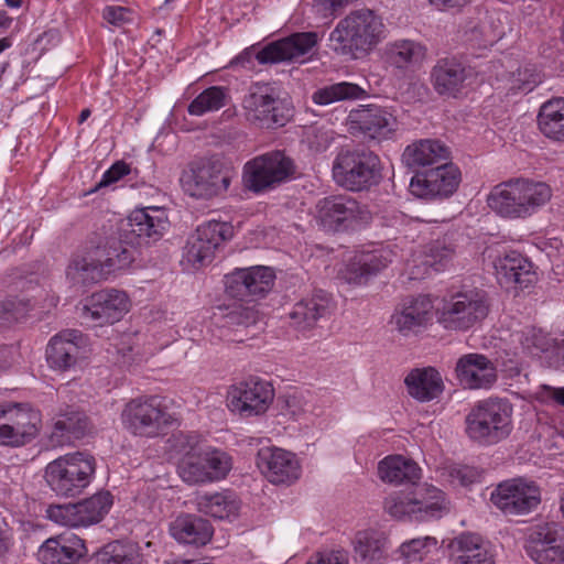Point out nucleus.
Here are the masks:
<instances>
[{"label":"nucleus","mask_w":564,"mask_h":564,"mask_svg":"<svg viewBox=\"0 0 564 564\" xmlns=\"http://www.w3.org/2000/svg\"><path fill=\"white\" fill-rule=\"evenodd\" d=\"M134 260L132 242L109 237L73 256L66 268V279L73 285L99 283L129 271Z\"/></svg>","instance_id":"f257e3e1"},{"label":"nucleus","mask_w":564,"mask_h":564,"mask_svg":"<svg viewBox=\"0 0 564 564\" xmlns=\"http://www.w3.org/2000/svg\"><path fill=\"white\" fill-rule=\"evenodd\" d=\"M175 455H182L177 470L189 485L217 482L227 477L232 468L231 456L223 449L203 446L196 433H177L170 440Z\"/></svg>","instance_id":"f03ea898"},{"label":"nucleus","mask_w":564,"mask_h":564,"mask_svg":"<svg viewBox=\"0 0 564 564\" xmlns=\"http://www.w3.org/2000/svg\"><path fill=\"white\" fill-rule=\"evenodd\" d=\"M553 197L552 187L530 177H513L495 185L487 195V205L507 220H524L544 208Z\"/></svg>","instance_id":"7ed1b4c3"},{"label":"nucleus","mask_w":564,"mask_h":564,"mask_svg":"<svg viewBox=\"0 0 564 564\" xmlns=\"http://www.w3.org/2000/svg\"><path fill=\"white\" fill-rule=\"evenodd\" d=\"M383 506L392 518L416 522L438 520L451 510L447 495L427 482L390 494Z\"/></svg>","instance_id":"20e7f679"},{"label":"nucleus","mask_w":564,"mask_h":564,"mask_svg":"<svg viewBox=\"0 0 564 564\" xmlns=\"http://www.w3.org/2000/svg\"><path fill=\"white\" fill-rule=\"evenodd\" d=\"M386 37V26L380 17L369 9L351 11L341 19L329 34L335 52L358 56L370 53Z\"/></svg>","instance_id":"39448f33"},{"label":"nucleus","mask_w":564,"mask_h":564,"mask_svg":"<svg viewBox=\"0 0 564 564\" xmlns=\"http://www.w3.org/2000/svg\"><path fill=\"white\" fill-rule=\"evenodd\" d=\"M467 436L482 446L508 438L513 430L512 404L500 398H490L475 404L465 419Z\"/></svg>","instance_id":"423d86ee"},{"label":"nucleus","mask_w":564,"mask_h":564,"mask_svg":"<svg viewBox=\"0 0 564 564\" xmlns=\"http://www.w3.org/2000/svg\"><path fill=\"white\" fill-rule=\"evenodd\" d=\"M96 459L86 452H72L58 456L44 468V480L58 497L79 496L95 479Z\"/></svg>","instance_id":"0eeeda50"},{"label":"nucleus","mask_w":564,"mask_h":564,"mask_svg":"<svg viewBox=\"0 0 564 564\" xmlns=\"http://www.w3.org/2000/svg\"><path fill=\"white\" fill-rule=\"evenodd\" d=\"M232 170L217 156L192 161L183 170L180 183L183 191L197 199H213L230 187Z\"/></svg>","instance_id":"6e6552de"},{"label":"nucleus","mask_w":564,"mask_h":564,"mask_svg":"<svg viewBox=\"0 0 564 564\" xmlns=\"http://www.w3.org/2000/svg\"><path fill=\"white\" fill-rule=\"evenodd\" d=\"M42 413L29 401L0 402V446L19 448L32 443L41 433Z\"/></svg>","instance_id":"1a4fd4ad"},{"label":"nucleus","mask_w":564,"mask_h":564,"mask_svg":"<svg viewBox=\"0 0 564 564\" xmlns=\"http://www.w3.org/2000/svg\"><path fill=\"white\" fill-rule=\"evenodd\" d=\"M488 312L484 293L475 289L452 293L435 305L438 324L448 330H468L481 322Z\"/></svg>","instance_id":"9d476101"},{"label":"nucleus","mask_w":564,"mask_h":564,"mask_svg":"<svg viewBox=\"0 0 564 564\" xmlns=\"http://www.w3.org/2000/svg\"><path fill=\"white\" fill-rule=\"evenodd\" d=\"M123 426L134 435L156 437L177 422L169 410L166 400L160 397L134 399L127 403L121 414Z\"/></svg>","instance_id":"9b49d317"},{"label":"nucleus","mask_w":564,"mask_h":564,"mask_svg":"<svg viewBox=\"0 0 564 564\" xmlns=\"http://www.w3.org/2000/svg\"><path fill=\"white\" fill-rule=\"evenodd\" d=\"M333 176L337 184L349 191L367 189L381 177L380 159L367 149L341 151L333 163Z\"/></svg>","instance_id":"f8f14e48"},{"label":"nucleus","mask_w":564,"mask_h":564,"mask_svg":"<svg viewBox=\"0 0 564 564\" xmlns=\"http://www.w3.org/2000/svg\"><path fill=\"white\" fill-rule=\"evenodd\" d=\"M295 171L294 161L283 151H269L246 162L242 182L249 191L264 193L290 181Z\"/></svg>","instance_id":"ddd939ff"},{"label":"nucleus","mask_w":564,"mask_h":564,"mask_svg":"<svg viewBox=\"0 0 564 564\" xmlns=\"http://www.w3.org/2000/svg\"><path fill=\"white\" fill-rule=\"evenodd\" d=\"M234 236L235 228L231 223L206 220L188 237L183 251V261L193 269L207 265Z\"/></svg>","instance_id":"4468645a"},{"label":"nucleus","mask_w":564,"mask_h":564,"mask_svg":"<svg viewBox=\"0 0 564 564\" xmlns=\"http://www.w3.org/2000/svg\"><path fill=\"white\" fill-rule=\"evenodd\" d=\"M113 505V496L101 490L75 503L50 506L46 517L54 523L73 528H88L104 520Z\"/></svg>","instance_id":"2eb2a0df"},{"label":"nucleus","mask_w":564,"mask_h":564,"mask_svg":"<svg viewBox=\"0 0 564 564\" xmlns=\"http://www.w3.org/2000/svg\"><path fill=\"white\" fill-rule=\"evenodd\" d=\"M491 501L505 514L523 516L541 503V489L533 480L512 478L497 486L491 492Z\"/></svg>","instance_id":"dca6fc26"},{"label":"nucleus","mask_w":564,"mask_h":564,"mask_svg":"<svg viewBox=\"0 0 564 564\" xmlns=\"http://www.w3.org/2000/svg\"><path fill=\"white\" fill-rule=\"evenodd\" d=\"M397 257L390 245L357 251L339 271V278L351 285H364L386 269Z\"/></svg>","instance_id":"f3484780"},{"label":"nucleus","mask_w":564,"mask_h":564,"mask_svg":"<svg viewBox=\"0 0 564 564\" xmlns=\"http://www.w3.org/2000/svg\"><path fill=\"white\" fill-rule=\"evenodd\" d=\"M130 308L131 300L127 292L113 288L104 289L85 300L82 316L86 321L102 326L119 322Z\"/></svg>","instance_id":"a211bd4d"},{"label":"nucleus","mask_w":564,"mask_h":564,"mask_svg":"<svg viewBox=\"0 0 564 564\" xmlns=\"http://www.w3.org/2000/svg\"><path fill=\"white\" fill-rule=\"evenodd\" d=\"M460 183V171L452 164L444 162L435 169L416 173L410 182V192L420 198L435 199L452 196Z\"/></svg>","instance_id":"6ab92c4d"},{"label":"nucleus","mask_w":564,"mask_h":564,"mask_svg":"<svg viewBox=\"0 0 564 564\" xmlns=\"http://www.w3.org/2000/svg\"><path fill=\"white\" fill-rule=\"evenodd\" d=\"M274 279V271L269 267L236 269L226 275V292L240 301H254L272 290Z\"/></svg>","instance_id":"aec40b11"},{"label":"nucleus","mask_w":564,"mask_h":564,"mask_svg":"<svg viewBox=\"0 0 564 564\" xmlns=\"http://www.w3.org/2000/svg\"><path fill=\"white\" fill-rule=\"evenodd\" d=\"M528 556L536 564H564V525H538L528 535Z\"/></svg>","instance_id":"412c9836"},{"label":"nucleus","mask_w":564,"mask_h":564,"mask_svg":"<svg viewBox=\"0 0 564 564\" xmlns=\"http://www.w3.org/2000/svg\"><path fill=\"white\" fill-rule=\"evenodd\" d=\"M257 466L264 477L274 485H291L302 474L297 456L290 451L275 446L259 449Z\"/></svg>","instance_id":"4be33fe9"},{"label":"nucleus","mask_w":564,"mask_h":564,"mask_svg":"<svg viewBox=\"0 0 564 564\" xmlns=\"http://www.w3.org/2000/svg\"><path fill=\"white\" fill-rule=\"evenodd\" d=\"M348 119L352 131L372 140L391 139L398 129L397 118L376 105L359 106L349 112Z\"/></svg>","instance_id":"5701e85b"},{"label":"nucleus","mask_w":564,"mask_h":564,"mask_svg":"<svg viewBox=\"0 0 564 564\" xmlns=\"http://www.w3.org/2000/svg\"><path fill=\"white\" fill-rule=\"evenodd\" d=\"M475 72L456 57L440 58L431 70V83L440 96L458 97L473 84Z\"/></svg>","instance_id":"b1692460"},{"label":"nucleus","mask_w":564,"mask_h":564,"mask_svg":"<svg viewBox=\"0 0 564 564\" xmlns=\"http://www.w3.org/2000/svg\"><path fill=\"white\" fill-rule=\"evenodd\" d=\"M316 217L325 228L338 230L341 227L346 228L365 220L366 212L361 209L358 202L354 198L339 195L318 200L316 204Z\"/></svg>","instance_id":"393cba45"},{"label":"nucleus","mask_w":564,"mask_h":564,"mask_svg":"<svg viewBox=\"0 0 564 564\" xmlns=\"http://www.w3.org/2000/svg\"><path fill=\"white\" fill-rule=\"evenodd\" d=\"M449 564H496L495 546L481 535L463 532L448 545Z\"/></svg>","instance_id":"a878e982"},{"label":"nucleus","mask_w":564,"mask_h":564,"mask_svg":"<svg viewBox=\"0 0 564 564\" xmlns=\"http://www.w3.org/2000/svg\"><path fill=\"white\" fill-rule=\"evenodd\" d=\"M318 43L316 32L294 33L268 44L257 54L260 64L296 59L307 54Z\"/></svg>","instance_id":"bb28decb"},{"label":"nucleus","mask_w":564,"mask_h":564,"mask_svg":"<svg viewBox=\"0 0 564 564\" xmlns=\"http://www.w3.org/2000/svg\"><path fill=\"white\" fill-rule=\"evenodd\" d=\"M86 553L84 540L67 532L45 540L37 550V558L42 564H76Z\"/></svg>","instance_id":"cd10ccee"},{"label":"nucleus","mask_w":564,"mask_h":564,"mask_svg":"<svg viewBox=\"0 0 564 564\" xmlns=\"http://www.w3.org/2000/svg\"><path fill=\"white\" fill-rule=\"evenodd\" d=\"M494 265L501 284L527 289L536 281L534 264L520 252H507L498 257Z\"/></svg>","instance_id":"c85d7f7f"},{"label":"nucleus","mask_w":564,"mask_h":564,"mask_svg":"<svg viewBox=\"0 0 564 564\" xmlns=\"http://www.w3.org/2000/svg\"><path fill=\"white\" fill-rule=\"evenodd\" d=\"M427 57V48L419 41L399 39L387 43L381 52L383 63L399 72L420 67Z\"/></svg>","instance_id":"c756f323"},{"label":"nucleus","mask_w":564,"mask_h":564,"mask_svg":"<svg viewBox=\"0 0 564 564\" xmlns=\"http://www.w3.org/2000/svg\"><path fill=\"white\" fill-rule=\"evenodd\" d=\"M455 375L458 381L468 388H482L495 383L497 369L485 355L470 352L458 358Z\"/></svg>","instance_id":"7c9ffc66"},{"label":"nucleus","mask_w":564,"mask_h":564,"mask_svg":"<svg viewBox=\"0 0 564 564\" xmlns=\"http://www.w3.org/2000/svg\"><path fill=\"white\" fill-rule=\"evenodd\" d=\"M84 338L78 330H64L54 335L46 347V360L51 368L67 370L76 365Z\"/></svg>","instance_id":"2f4dec72"},{"label":"nucleus","mask_w":564,"mask_h":564,"mask_svg":"<svg viewBox=\"0 0 564 564\" xmlns=\"http://www.w3.org/2000/svg\"><path fill=\"white\" fill-rule=\"evenodd\" d=\"M351 546L356 558L362 564H383L388 558L390 541L384 531L367 528L355 533Z\"/></svg>","instance_id":"473e14b6"},{"label":"nucleus","mask_w":564,"mask_h":564,"mask_svg":"<svg viewBox=\"0 0 564 564\" xmlns=\"http://www.w3.org/2000/svg\"><path fill=\"white\" fill-rule=\"evenodd\" d=\"M169 217L164 208L148 206L135 208L128 218L130 232L140 239L156 241L169 228Z\"/></svg>","instance_id":"72a5a7b5"},{"label":"nucleus","mask_w":564,"mask_h":564,"mask_svg":"<svg viewBox=\"0 0 564 564\" xmlns=\"http://www.w3.org/2000/svg\"><path fill=\"white\" fill-rule=\"evenodd\" d=\"M243 108L248 120L260 127L283 126L285 118L280 113L279 102L264 88H258L246 96Z\"/></svg>","instance_id":"f704fd0d"},{"label":"nucleus","mask_w":564,"mask_h":564,"mask_svg":"<svg viewBox=\"0 0 564 564\" xmlns=\"http://www.w3.org/2000/svg\"><path fill=\"white\" fill-rule=\"evenodd\" d=\"M435 305L427 295H421L405 304L403 308L392 315V323L403 334L416 332L425 327L433 318Z\"/></svg>","instance_id":"c9c22d12"},{"label":"nucleus","mask_w":564,"mask_h":564,"mask_svg":"<svg viewBox=\"0 0 564 564\" xmlns=\"http://www.w3.org/2000/svg\"><path fill=\"white\" fill-rule=\"evenodd\" d=\"M198 511L219 520H236L241 510L239 497L230 491L205 492L196 498Z\"/></svg>","instance_id":"e433bc0d"},{"label":"nucleus","mask_w":564,"mask_h":564,"mask_svg":"<svg viewBox=\"0 0 564 564\" xmlns=\"http://www.w3.org/2000/svg\"><path fill=\"white\" fill-rule=\"evenodd\" d=\"M169 531L178 543L192 545H205L213 535L209 522L192 514H182L175 518L170 523Z\"/></svg>","instance_id":"4c0bfd02"},{"label":"nucleus","mask_w":564,"mask_h":564,"mask_svg":"<svg viewBox=\"0 0 564 564\" xmlns=\"http://www.w3.org/2000/svg\"><path fill=\"white\" fill-rule=\"evenodd\" d=\"M274 390H230L227 406L242 417L264 413L274 399Z\"/></svg>","instance_id":"58836bf2"},{"label":"nucleus","mask_w":564,"mask_h":564,"mask_svg":"<svg viewBox=\"0 0 564 564\" xmlns=\"http://www.w3.org/2000/svg\"><path fill=\"white\" fill-rule=\"evenodd\" d=\"M448 159V148L441 141L432 139H423L409 144L402 154L403 162L410 167L442 164Z\"/></svg>","instance_id":"ea45409f"},{"label":"nucleus","mask_w":564,"mask_h":564,"mask_svg":"<svg viewBox=\"0 0 564 564\" xmlns=\"http://www.w3.org/2000/svg\"><path fill=\"white\" fill-rule=\"evenodd\" d=\"M332 300L322 292L296 303L290 314L293 325L301 330L312 327L330 312Z\"/></svg>","instance_id":"a19ab883"},{"label":"nucleus","mask_w":564,"mask_h":564,"mask_svg":"<svg viewBox=\"0 0 564 564\" xmlns=\"http://www.w3.org/2000/svg\"><path fill=\"white\" fill-rule=\"evenodd\" d=\"M378 474L381 480L390 484H415L422 476L419 465L401 455H391L380 460Z\"/></svg>","instance_id":"79ce46f5"},{"label":"nucleus","mask_w":564,"mask_h":564,"mask_svg":"<svg viewBox=\"0 0 564 564\" xmlns=\"http://www.w3.org/2000/svg\"><path fill=\"white\" fill-rule=\"evenodd\" d=\"M538 127L547 139L564 142V98H552L541 105Z\"/></svg>","instance_id":"37998d69"},{"label":"nucleus","mask_w":564,"mask_h":564,"mask_svg":"<svg viewBox=\"0 0 564 564\" xmlns=\"http://www.w3.org/2000/svg\"><path fill=\"white\" fill-rule=\"evenodd\" d=\"M140 547L135 543L115 541L96 552L87 564H142Z\"/></svg>","instance_id":"c03bdc74"},{"label":"nucleus","mask_w":564,"mask_h":564,"mask_svg":"<svg viewBox=\"0 0 564 564\" xmlns=\"http://www.w3.org/2000/svg\"><path fill=\"white\" fill-rule=\"evenodd\" d=\"M367 97L368 93L361 86L349 82H339L314 91L312 100L316 105L328 106L338 101L360 100Z\"/></svg>","instance_id":"a18cd8bd"},{"label":"nucleus","mask_w":564,"mask_h":564,"mask_svg":"<svg viewBox=\"0 0 564 564\" xmlns=\"http://www.w3.org/2000/svg\"><path fill=\"white\" fill-rule=\"evenodd\" d=\"M453 245L443 238L426 245L422 253L415 256L413 262H419L423 267L422 274H425L430 268L435 271L445 270L453 260Z\"/></svg>","instance_id":"49530a36"},{"label":"nucleus","mask_w":564,"mask_h":564,"mask_svg":"<svg viewBox=\"0 0 564 564\" xmlns=\"http://www.w3.org/2000/svg\"><path fill=\"white\" fill-rule=\"evenodd\" d=\"M437 540L431 535L416 536L402 542L397 553L404 564H417L437 547Z\"/></svg>","instance_id":"de8ad7c7"},{"label":"nucleus","mask_w":564,"mask_h":564,"mask_svg":"<svg viewBox=\"0 0 564 564\" xmlns=\"http://www.w3.org/2000/svg\"><path fill=\"white\" fill-rule=\"evenodd\" d=\"M503 88L511 94H528L532 91L542 78L535 67L528 65L519 68L517 73H511L502 79Z\"/></svg>","instance_id":"09e8293b"},{"label":"nucleus","mask_w":564,"mask_h":564,"mask_svg":"<svg viewBox=\"0 0 564 564\" xmlns=\"http://www.w3.org/2000/svg\"><path fill=\"white\" fill-rule=\"evenodd\" d=\"M84 427L79 413L59 415L54 422L52 438H55L58 444L69 443L83 434Z\"/></svg>","instance_id":"8fccbe9b"},{"label":"nucleus","mask_w":564,"mask_h":564,"mask_svg":"<svg viewBox=\"0 0 564 564\" xmlns=\"http://www.w3.org/2000/svg\"><path fill=\"white\" fill-rule=\"evenodd\" d=\"M226 91L223 87L213 86L202 91L189 105L187 111L192 116H203L217 111L225 106Z\"/></svg>","instance_id":"3c124183"},{"label":"nucleus","mask_w":564,"mask_h":564,"mask_svg":"<svg viewBox=\"0 0 564 564\" xmlns=\"http://www.w3.org/2000/svg\"><path fill=\"white\" fill-rule=\"evenodd\" d=\"M404 384L406 388H444L441 372L432 366L410 370L404 378Z\"/></svg>","instance_id":"603ef678"},{"label":"nucleus","mask_w":564,"mask_h":564,"mask_svg":"<svg viewBox=\"0 0 564 564\" xmlns=\"http://www.w3.org/2000/svg\"><path fill=\"white\" fill-rule=\"evenodd\" d=\"M519 341L523 351L532 356L546 351L551 344L549 336L535 327H530L523 330L519 335Z\"/></svg>","instance_id":"864d4df0"},{"label":"nucleus","mask_w":564,"mask_h":564,"mask_svg":"<svg viewBox=\"0 0 564 564\" xmlns=\"http://www.w3.org/2000/svg\"><path fill=\"white\" fill-rule=\"evenodd\" d=\"M305 141L314 152H324L334 141V132L324 127H311L305 132Z\"/></svg>","instance_id":"5fc2aeb1"},{"label":"nucleus","mask_w":564,"mask_h":564,"mask_svg":"<svg viewBox=\"0 0 564 564\" xmlns=\"http://www.w3.org/2000/svg\"><path fill=\"white\" fill-rule=\"evenodd\" d=\"M102 19L115 28H121L132 22V12L121 6H106L102 10Z\"/></svg>","instance_id":"6e6d98bb"},{"label":"nucleus","mask_w":564,"mask_h":564,"mask_svg":"<svg viewBox=\"0 0 564 564\" xmlns=\"http://www.w3.org/2000/svg\"><path fill=\"white\" fill-rule=\"evenodd\" d=\"M306 564H349V555L345 550L318 552L312 555Z\"/></svg>","instance_id":"4d7b16f0"},{"label":"nucleus","mask_w":564,"mask_h":564,"mask_svg":"<svg viewBox=\"0 0 564 564\" xmlns=\"http://www.w3.org/2000/svg\"><path fill=\"white\" fill-rule=\"evenodd\" d=\"M130 165L123 161L113 163L101 176L99 186H109L130 173Z\"/></svg>","instance_id":"13d9d810"},{"label":"nucleus","mask_w":564,"mask_h":564,"mask_svg":"<svg viewBox=\"0 0 564 564\" xmlns=\"http://www.w3.org/2000/svg\"><path fill=\"white\" fill-rule=\"evenodd\" d=\"M448 481L453 485L467 486L475 478L474 469L467 466L452 465L446 468Z\"/></svg>","instance_id":"bf43d9fd"},{"label":"nucleus","mask_w":564,"mask_h":564,"mask_svg":"<svg viewBox=\"0 0 564 564\" xmlns=\"http://www.w3.org/2000/svg\"><path fill=\"white\" fill-rule=\"evenodd\" d=\"M14 545L13 531L0 517V560H3Z\"/></svg>","instance_id":"052dcab7"},{"label":"nucleus","mask_w":564,"mask_h":564,"mask_svg":"<svg viewBox=\"0 0 564 564\" xmlns=\"http://www.w3.org/2000/svg\"><path fill=\"white\" fill-rule=\"evenodd\" d=\"M434 10L440 12H459L474 0H425Z\"/></svg>","instance_id":"680f3d73"},{"label":"nucleus","mask_w":564,"mask_h":564,"mask_svg":"<svg viewBox=\"0 0 564 564\" xmlns=\"http://www.w3.org/2000/svg\"><path fill=\"white\" fill-rule=\"evenodd\" d=\"M276 403L282 413L285 414L295 415L301 410L300 402L296 397L289 393L279 397Z\"/></svg>","instance_id":"e2e57ef3"},{"label":"nucleus","mask_w":564,"mask_h":564,"mask_svg":"<svg viewBox=\"0 0 564 564\" xmlns=\"http://www.w3.org/2000/svg\"><path fill=\"white\" fill-rule=\"evenodd\" d=\"M241 388H273V382L258 375H250Z\"/></svg>","instance_id":"0e129e2a"},{"label":"nucleus","mask_w":564,"mask_h":564,"mask_svg":"<svg viewBox=\"0 0 564 564\" xmlns=\"http://www.w3.org/2000/svg\"><path fill=\"white\" fill-rule=\"evenodd\" d=\"M18 318L19 314L12 304H0V327Z\"/></svg>","instance_id":"69168bd1"},{"label":"nucleus","mask_w":564,"mask_h":564,"mask_svg":"<svg viewBox=\"0 0 564 564\" xmlns=\"http://www.w3.org/2000/svg\"><path fill=\"white\" fill-rule=\"evenodd\" d=\"M412 398L420 402H427L437 398V392L442 390H409Z\"/></svg>","instance_id":"338daca9"},{"label":"nucleus","mask_w":564,"mask_h":564,"mask_svg":"<svg viewBox=\"0 0 564 564\" xmlns=\"http://www.w3.org/2000/svg\"><path fill=\"white\" fill-rule=\"evenodd\" d=\"M505 371H506L507 376L510 378H513V377L519 378L514 382L517 384L530 383V381L528 379V373L527 372L522 373V369H520L519 367H508Z\"/></svg>","instance_id":"774afa93"}]
</instances>
